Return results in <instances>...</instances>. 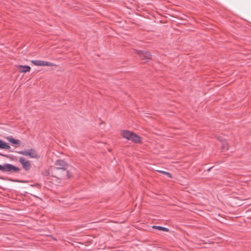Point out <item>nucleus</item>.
<instances>
[{"label": "nucleus", "mask_w": 251, "mask_h": 251, "mask_svg": "<svg viewBox=\"0 0 251 251\" xmlns=\"http://www.w3.org/2000/svg\"><path fill=\"white\" fill-rule=\"evenodd\" d=\"M50 175L59 179L68 178L70 177L68 170L58 169L56 167L50 168Z\"/></svg>", "instance_id": "nucleus-1"}, {"label": "nucleus", "mask_w": 251, "mask_h": 251, "mask_svg": "<svg viewBox=\"0 0 251 251\" xmlns=\"http://www.w3.org/2000/svg\"><path fill=\"white\" fill-rule=\"evenodd\" d=\"M122 135L124 138L135 143H140L141 142V137L132 131L124 130L122 131Z\"/></svg>", "instance_id": "nucleus-2"}, {"label": "nucleus", "mask_w": 251, "mask_h": 251, "mask_svg": "<svg viewBox=\"0 0 251 251\" xmlns=\"http://www.w3.org/2000/svg\"><path fill=\"white\" fill-rule=\"evenodd\" d=\"M20 168L11 164L5 163L3 165L0 164V171L3 173L9 174L17 173L19 172Z\"/></svg>", "instance_id": "nucleus-3"}, {"label": "nucleus", "mask_w": 251, "mask_h": 251, "mask_svg": "<svg viewBox=\"0 0 251 251\" xmlns=\"http://www.w3.org/2000/svg\"><path fill=\"white\" fill-rule=\"evenodd\" d=\"M20 168L11 164L5 163L3 165L0 164V171L3 173L9 174L17 173L19 172Z\"/></svg>", "instance_id": "nucleus-4"}, {"label": "nucleus", "mask_w": 251, "mask_h": 251, "mask_svg": "<svg viewBox=\"0 0 251 251\" xmlns=\"http://www.w3.org/2000/svg\"><path fill=\"white\" fill-rule=\"evenodd\" d=\"M17 152L21 155L28 156L32 158H38L39 155L37 152L33 149H28L27 150L18 151Z\"/></svg>", "instance_id": "nucleus-5"}, {"label": "nucleus", "mask_w": 251, "mask_h": 251, "mask_svg": "<svg viewBox=\"0 0 251 251\" xmlns=\"http://www.w3.org/2000/svg\"><path fill=\"white\" fill-rule=\"evenodd\" d=\"M137 54L139 56L141 60L144 62H148L151 58V54L149 51H137Z\"/></svg>", "instance_id": "nucleus-6"}, {"label": "nucleus", "mask_w": 251, "mask_h": 251, "mask_svg": "<svg viewBox=\"0 0 251 251\" xmlns=\"http://www.w3.org/2000/svg\"><path fill=\"white\" fill-rule=\"evenodd\" d=\"M19 162L25 171H27L30 169L31 164L29 161L26 160L23 157H21L19 158Z\"/></svg>", "instance_id": "nucleus-7"}, {"label": "nucleus", "mask_w": 251, "mask_h": 251, "mask_svg": "<svg viewBox=\"0 0 251 251\" xmlns=\"http://www.w3.org/2000/svg\"><path fill=\"white\" fill-rule=\"evenodd\" d=\"M31 63L38 66H52L53 65V63L51 62L39 60H32Z\"/></svg>", "instance_id": "nucleus-8"}, {"label": "nucleus", "mask_w": 251, "mask_h": 251, "mask_svg": "<svg viewBox=\"0 0 251 251\" xmlns=\"http://www.w3.org/2000/svg\"><path fill=\"white\" fill-rule=\"evenodd\" d=\"M55 165L58 166L56 167L57 168L67 170L68 164L64 160H58L55 162Z\"/></svg>", "instance_id": "nucleus-9"}, {"label": "nucleus", "mask_w": 251, "mask_h": 251, "mask_svg": "<svg viewBox=\"0 0 251 251\" xmlns=\"http://www.w3.org/2000/svg\"><path fill=\"white\" fill-rule=\"evenodd\" d=\"M218 139L221 142L222 151H225L228 150V146L226 140H223L220 137H218Z\"/></svg>", "instance_id": "nucleus-10"}, {"label": "nucleus", "mask_w": 251, "mask_h": 251, "mask_svg": "<svg viewBox=\"0 0 251 251\" xmlns=\"http://www.w3.org/2000/svg\"><path fill=\"white\" fill-rule=\"evenodd\" d=\"M19 72L20 73H26L30 70V67L27 65H19Z\"/></svg>", "instance_id": "nucleus-11"}, {"label": "nucleus", "mask_w": 251, "mask_h": 251, "mask_svg": "<svg viewBox=\"0 0 251 251\" xmlns=\"http://www.w3.org/2000/svg\"><path fill=\"white\" fill-rule=\"evenodd\" d=\"M7 140L12 144L20 145V141L18 139L13 138L12 136H8L6 138Z\"/></svg>", "instance_id": "nucleus-12"}, {"label": "nucleus", "mask_w": 251, "mask_h": 251, "mask_svg": "<svg viewBox=\"0 0 251 251\" xmlns=\"http://www.w3.org/2000/svg\"><path fill=\"white\" fill-rule=\"evenodd\" d=\"M0 149L9 150L10 149V146L7 143L0 139Z\"/></svg>", "instance_id": "nucleus-13"}, {"label": "nucleus", "mask_w": 251, "mask_h": 251, "mask_svg": "<svg viewBox=\"0 0 251 251\" xmlns=\"http://www.w3.org/2000/svg\"><path fill=\"white\" fill-rule=\"evenodd\" d=\"M152 228L157 229L160 231H163L165 232H168L169 230L168 228L163 227L161 226H152Z\"/></svg>", "instance_id": "nucleus-14"}, {"label": "nucleus", "mask_w": 251, "mask_h": 251, "mask_svg": "<svg viewBox=\"0 0 251 251\" xmlns=\"http://www.w3.org/2000/svg\"><path fill=\"white\" fill-rule=\"evenodd\" d=\"M158 172L160 173H162V174H163L164 175H165L167 176L170 178H172V177L171 174H170L169 172H165V171H161V170L158 171Z\"/></svg>", "instance_id": "nucleus-15"}, {"label": "nucleus", "mask_w": 251, "mask_h": 251, "mask_svg": "<svg viewBox=\"0 0 251 251\" xmlns=\"http://www.w3.org/2000/svg\"><path fill=\"white\" fill-rule=\"evenodd\" d=\"M42 174L44 176H48L50 174V170H45L42 172Z\"/></svg>", "instance_id": "nucleus-16"}]
</instances>
